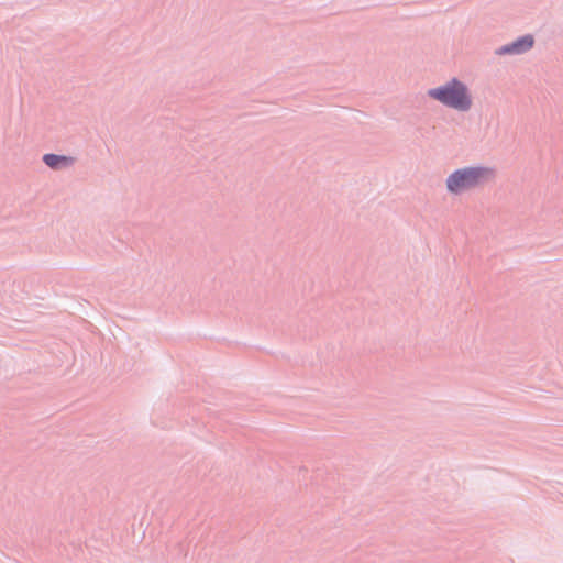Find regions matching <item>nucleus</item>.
I'll return each instance as SVG.
<instances>
[{
  "label": "nucleus",
  "instance_id": "4",
  "mask_svg": "<svg viewBox=\"0 0 563 563\" xmlns=\"http://www.w3.org/2000/svg\"><path fill=\"white\" fill-rule=\"evenodd\" d=\"M43 161L47 166L54 169L68 167L74 163L73 157L56 154H45Z\"/></svg>",
  "mask_w": 563,
  "mask_h": 563
},
{
  "label": "nucleus",
  "instance_id": "2",
  "mask_svg": "<svg viewBox=\"0 0 563 563\" xmlns=\"http://www.w3.org/2000/svg\"><path fill=\"white\" fill-rule=\"evenodd\" d=\"M428 95L442 104L457 111H468L473 104L468 88L457 79H452L443 86L430 89Z\"/></svg>",
  "mask_w": 563,
  "mask_h": 563
},
{
  "label": "nucleus",
  "instance_id": "3",
  "mask_svg": "<svg viewBox=\"0 0 563 563\" xmlns=\"http://www.w3.org/2000/svg\"><path fill=\"white\" fill-rule=\"evenodd\" d=\"M534 40L531 35H525L511 44L501 46L497 53L499 55L505 54H521L529 51L533 46Z\"/></svg>",
  "mask_w": 563,
  "mask_h": 563
},
{
  "label": "nucleus",
  "instance_id": "1",
  "mask_svg": "<svg viewBox=\"0 0 563 563\" xmlns=\"http://www.w3.org/2000/svg\"><path fill=\"white\" fill-rule=\"evenodd\" d=\"M494 176V169L487 166L462 167L448 176L445 180L446 190L451 195H462L493 179Z\"/></svg>",
  "mask_w": 563,
  "mask_h": 563
}]
</instances>
